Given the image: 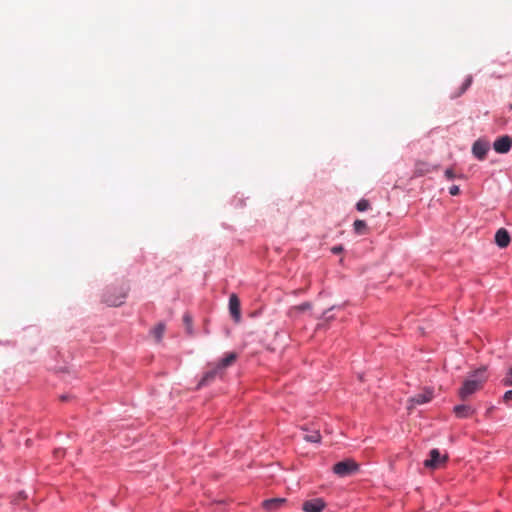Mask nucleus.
<instances>
[{
	"mask_svg": "<svg viewBox=\"0 0 512 512\" xmlns=\"http://www.w3.org/2000/svg\"><path fill=\"white\" fill-rule=\"evenodd\" d=\"M472 82H473L472 75H468L465 78L462 85L455 92L451 93L450 99L454 100V99L461 97L470 88V86L472 85Z\"/></svg>",
	"mask_w": 512,
	"mask_h": 512,
	"instance_id": "f8f14e48",
	"label": "nucleus"
},
{
	"mask_svg": "<svg viewBox=\"0 0 512 512\" xmlns=\"http://www.w3.org/2000/svg\"><path fill=\"white\" fill-rule=\"evenodd\" d=\"M164 331H165V325H164V323L160 322L154 327V329L151 331V333L154 336V338L156 339V341L159 342L163 337Z\"/></svg>",
	"mask_w": 512,
	"mask_h": 512,
	"instance_id": "f3484780",
	"label": "nucleus"
},
{
	"mask_svg": "<svg viewBox=\"0 0 512 512\" xmlns=\"http://www.w3.org/2000/svg\"><path fill=\"white\" fill-rule=\"evenodd\" d=\"M311 307H312V305L310 302H304V303L300 304L299 306H297L296 308L299 311L304 312L306 310H309Z\"/></svg>",
	"mask_w": 512,
	"mask_h": 512,
	"instance_id": "b1692460",
	"label": "nucleus"
},
{
	"mask_svg": "<svg viewBox=\"0 0 512 512\" xmlns=\"http://www.w3.org/2000/svg\"><path fill=\"white\" fill-rule=\"evenodd\" d=\"M511 241L509 232L505 228H500L495 233V243L500 248H506Z\"/></svg>",
	"mask_w": 512,
	"mask_h": 512,
	"instance_id": "9d476101",
	"label": "nucleus"
},
{
	"mask_svg": "<svg viewBox=\"0 0 512 512\" xmlns=\"http://www.w3.org/2000/svg\"><path fill=\"white\" fill-rule=\"evenodd\" d=\"M353 227H354L355 233L359 234V235L366 234V232L368 230L367 223L364 220H359V219L355 220Z\"/></svg>",
	"mask_w": 512,
	"mask_h": 512,
	"instance_id": "dca6fc26",
	"label": "nucleus"
},
{
	"mask_svg": "<svg viewBox=\"0 0 512 512\" xmlns=\"http://www.w3.org/2000/svg\"><path fill=\"white\" fill-rule=\"evenodd\" d=\"M326 507V503L322 498L307 500L303 503L302 509L305 512H322Z\"/></svg>",
	"mask_w": 512,
	"mask_h": 512,
	"instance_id": "1a4fd4ad",
	"label": "nucleus"
},
{
	"mask_svg": "<svg viewBox=\"0 0 512 512\" xmlns=\"http://www.w3.org/2000/svg\"><path fill=\"white\" fill-rule=\"evenodd\" d=\"M70 399V395L64 394L60 396L61 401H68Z\"/></svg>",
	"mask_w": 512,
	"mask_h": 512,
	"instance_id": "cd10ccee",
	"label": "nucleus"
},
{
	"mask_svg": "<svg viewBox=\"0 0 512 512\" xmlns=\"http://www.w3.org/2000/svg\"><path fill=\"white\" fill-rule=\"evenodd\" d=\"M331 251L333 254L338 255L344 251V247L342 245H336V246L332 247Z\"/></svg>",
	"mask_w": 512,
	"mask_h": 512,
	"instance_id": "a878e982",
	"label": "nucleus"
},
{
	"mask_svg": "<svg viewBox=\"0 0 512 512\" xmlns=\"http://www.w3.org/2000/svg\"><path fill=\"white\" fill-rule=\"evenodd\" d=\"M445 177L448 180H454L456 178H459V179H465L466 178V176L464 174L456 175L452 168H448V169L445 170Z\"/></svg>",
	"mask_w": 512,
	"mask_h": 512,
	"instance_id": "6ab92c4d",
	"label": "nucleus"
},
{
	"mask_svg": "<svg viewBox=\"0 0 512 512\" xmlns=\"http://www.w3.org/2000/svg\"><path fill=\"white\" fill-rule=\"evenodd\" d=\"M449 193L450 195L452 196H457L460 194V188L459 186L457 185H452L450 188H449Z\"/></svg>",
	"mask_w": 512,
	"mask_h": 512,
	"instance_id": "393cba45",
	"label": "nucleus"
},
{
	"mask_svg": "<svg viewBox=\"0 0 512 512\" xmlns=\"http://www.w3.org/2000/svg\"><path fill=\"white\" fill-rule=\"evenodd\" d=\"M448 460V457L442 456L440 451L436 448L432 449L429 452L428 458L424 461V466L429 469H437L441 466V464L445 463Z\"/></svg>",
	"mask_w": 512,
	"mask_h": 512,
	"instance_id": "39448f33",
	"label": "nucleus"
},
{
	"mask_svg": "<svg viewBox=\"0 0 512 512\" xmlns=\"http://www.w3.org/2000/svg\"><path fill=\"white\" fill-rule=\"evenodd\" d=\"M490 150V143L482 138L476 140L472 145V154L474 157L480 161L486 159L487 154Z\"/></svg>",
	"mask_w": 512,
	"mask_h": 512,
	"instance_id": "423d86ee",
	"label": "nucleus"
},
{
	"mask_svg": "<svg viewBox=\"0 0 512 512\" xmlns=\"http://www.w3.org/2000/svg\"><path fill=\"white\" fill-rule=\"evenodd\" d=\"M370 208V202L366 199H361L356 204V209L360 212H364Z\"/></svg>",
	"mask_w": 512,
	"mask_h": 512,
	"instance_id": "aec40b11",
	"label": "nucleus"
},
{
	"mask_svg": "<svg viewBox=\"0 0 512 512\" xmlns=\"http://www.w3.org/2000/svg\"><path fill=\"white\" fill-rule=\"evenodd\" d=\"M334 307H331L327 310H325L321 316V318L326 321V322H330L331 320L334 319V316L330 314V311L333 309Z\"/></svg>",
	"mask_w": 512,
	"mask_h": 512,
	"instance_id": "5701e85b",
	"label": "nucleus"
},
{
	"mask_svg": "<svg viewBox=\"0 0 512 512\" xmlns=\"http://www.w3.org/2000/svg\"><path fill=\"white\" fill-rule=\"evenodd\" d=\"M511 400H512V390H508L505 392V394L503 396V401L507 403Z\"/></svg>",
	"mask_w": 512,
	"mask_h": 512,
	"instance_id": "bb28decb",
	"label": "nucleus"
},
{
	"mask_svg": "<svg viewBox=\"0 0 512 512\" xmlns=\"http://www.w3.org/2000/svg\"><path fill=\"white\" fill-rule=\"evenodd\" d=\"M229 312L232 319L235 322H240L241 320V304L238 296L236 294H231L229 297Z\"/></svg>",
	"mask_w": 512,
	"mask_h": 512,
	"instance_id": "6e6552de",
	"label": "nucleus"
},
{
	"mask_svg": "<svg viewBox=\"0 0 512 512\" xmlns=\"http://www.w3.org/2000/svg\"><path fill=\"white\" fill-rule=\"evenodd\" d=\"M237 358L238 354L236 352H228L218 362L208 363V369L203 373L197 388L210 385L216 378H223L226 369L232 366L236 362Z\"/></svg>",
	"mask_w": 512,
	"mask_h": 512,
	"instance_id": "f257e3e1",
	"label": "nucleus"
},
{
	"mask_svg": "<svg viewBox=\"0 0 512 512\" xmlns=\"http://www.w3.org/2000/svg\"><path fill=\"white\" fill-rule=\"evenodd\" d=\"M359 469L358 464L352 459H344L334 464L332 470L339 477H347Z\"/></svg>",
	"mask_w": 512,
	"mask_h": 512,
	"instance_id": "20e7f679",
	"label": "nucleus"
},
{
	"mask_svg": "<svg viewBox=\"0 0 512 512\" xmlns=\"http://www.w3.org/2000/svg\"><path fill=\"white\" fill-rule=\"evenodd\" d=\"M431 399H432V392H426V393L417 394L416 396L411 398L410 401L413 404L421 405V404H425V403L429 402Z\"/></svg>",
	"mask_w": 512,
	"mask_h": 512,
	"instance_id": "2eb2a0df",
	"label": "nucleus"
},
{
	"mask_svg": "<svg viewBox=\"0 0 512 512\" xmlns=\"http://www.w3.org/2000/svg\"><path fill=\"white\" fill-rule=\"evenodd\" d=\"M128 290L129 287L125 284L119 287H108L102 295V301L108 306H120L124 303Z\"/></svg>",
	"mask_w": 512,
	"mask_h": 512,
	"instance_id": "7ed1b4c3",
	"label": "nucleus"
},
{
	"mask_svg": "<svg viewBox=\"0 0 512 512\" xmlns=\"http://www.w3.org/2000/svg\"><path fill=\"white\" fill-rule=\"evenodd\" d=\"M286 500L284 498H272L263 502V506L267 510L278 509Z\"/></svg>",
	"mask_w": 512,
	"mask_h": 512,
	"instance_id": "4468645a",
	"label": "nucleus"
},
{
	"mask_svg": "<svg viewBox=\"0 0 512 512\" xmlns=\"http://www.w3.org/2000/svg\"><path fill=\"white\" fill-rule=\"evenodd\" d=\"M183 321H184V323H185V325H186L187 332H188L189 334H191V333H192V331H191V326H192V317H191L188 313H186V314L183 316Z\"/></svg>",
	"mask_w": 512,
	"mask_h": 512,
	"instance_id": "4be33fe9",
	"label": "nucleus"
},
{
	"mask_svg": "<svg viewBox=\"0 0 512 512\" xmlns=\"http://www.w3.org/2000/svg\"><path fill=\"white\" fill-rule=\"evenodd\" d=\"M502 384L506 387L512 386V367L508 370L506 376L502 379Z\"/></svg>",
	"mask_w": 512,
	"mask_h": 512,
	"instance_id": "412c9836",
	"label": "nucleus"
},
{
	"mask_svg": "<svg viewBox=\"0 0 512 512\" xmlns=\"http://www.w3.org/2000/svg\"><path fill=\"white\" fill-rule=\"evenodd\" d=\"M494 150L499 154H506L512 148V138L509 135L498 137L493 143Z\"/></svg>",
	"mask_w": 512,
	"mask_h": 512,
	"instance_id": "0eeeda50",
	"label": "nucleus"
},
{
	"mask_svg": "<svg viewBox=\"0 0 512 512\" xmlns=\"http://www.w3.org/2000/svg\"><path fill=\"white\" fill-rule=\"evenodd\" d=\"M453 412L457 418H468L475 413V409L467 404H459L454 406Z\"/></svg>",
	"mask_w": 512,
	"mask_h": 512,
	"instance_id": "9b49d317",
	"label": "nucleus"
},
{
	"mask_svg": "<svg viewBox=\"0 0 512 512\" xmlns=\"http://www.w3.org/2000/svg\"><path fill=\"white\" fill-rule=\"evenodd\" d=\"M430 171V168H429V165L427 163H424V162H419L416 164V167H415V175L416 176H423L425 175L426 173H428Z\"/></svg>",
	"mask_w": 512,
	"mask_h": 512,
	"instance_id": "a211bd4d",
	"label": "nucleus"
},
{
	"mask_svg": "<svg viewBox=\"0 0 512 512\" xmlns=\"http://www.w3.org/2000/svg\"><path fill=\"white\" fill-rule=\"evenodd\" d=\"M486 367L482 366L469 374V377L464 380L461 388L458 391V396L461 401L465 402L468 398L480 390L484 383L487 381Z\"/></svg>",
	"mask_w": 512,
	"mask_h": 512,
	"instance_id": "f03ea898",
	"label": "nucleus"
},
{
	"mask_svg": "<svg viewBox=\"0 0 512 512\" xmlns=\"http://www.w3.org/2000/svg\"><path fill=\"white\" fill-rule=\"evenodd\" d=\"M302 430L306 433L303 435V439L311 443H320L321 435L318 429L309 430L306 427H302Z\"/></svg>",
	"mask_w": 512,
	"mask_h": 512,
	"instance_id": "ddd939ff",
	"label": "nucleus"
}]
</instances>
